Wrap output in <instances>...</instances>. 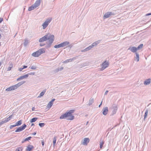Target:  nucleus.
Segmentation results:
<instances>
[{
  "mask_svg": "<svg viewBox=\"0 0 151 151\" xmlns=\"http://www.w3.org/2000/svg\"><path fill=\"white\" fill-rule=\"evenodd\" d=\"M16 126H17L16 125V124L14 125H11L10 126V129H12L13 127H14Z\"/></svg>",
  "mask_w": 151,
  "mask_h": 151,
  "instance_id": "nucleus-42",
  "label": "nucleus"
},
{
  "mask_svg": "<svg viewBox=\"0 0 151 151\" xmlns=\"http://www.w3.org/2000/svg\"><path fill=\"white\" fill-rule=\"evenodd\" d=\"M102 113L103 115H106L108 112V108L107 107H104L102 109Z\"/></svg>",
  "mask_w": 151,
  "mask_h": 151,
  "instance_id": "nucleus-11",
  "label": "nucleus"
},
{
  "mask_svg": "<svg viewBox=\"0 0 151 151\" xmlns=\"http://www.w3.org/2000/svg\"><path fill=\"white\" fill-rule=\"evenodd\" d=\"M46 91V90H43V91L40 93L39 96H38L37 98H41L42 96H43L45 94Z\"/></svg>",
  "mask_w": 151,
  "mask_h": 151,
  "instance_id": "nucleus-22",
  "label": "nucleus"
},
{
  "mask_svg": "<svg viewBox=\"0 0 151 151\" xmlns=\"http://www.w3.org/2000/svg\"><path fill=\"white\" fill-rule=\"evenodd\" d=\"M52 20V18L47 19L42 24L43 29H45Z\"/></svg>",
  "mask_w": 151,
  "mask_h": 151,
  "instance_id": "nucleus-5",
  "label": "nucleus"
},
{
  "mask_svg": "<svg viewBox=\"0 0 151 151\" xmlns=\"http://www.w3.org/2000/svg\"><path fill=\"white\" fill-rule=\"evenodd\" d=\"M34 125V124L32 123V124L31 126Z\"/></svg>",
  "mask_w": 151,
  "mask_h": 151,
  "instance_id": "nucleus-59",
  "label": "nucleus"
},
{
  "mask_svg": "<svg viewBox=\"0 0 151 151\" xmlns=\"http://www.w3.org/2000/svg\"><path fill=\"white\" fill-rule=\"evenodd\" d=\"M40 1L41 0H37L35 3L33 4L36 6L37 8L40 5Z\"/></svg>",
  "mask_w": 151,
  "mask_h": 151,
  "instance_id": "nucleus-15",
  "label": "nucleus"
},
{
  "mask_svg": "<svg viewBox=\"0 0 151 151\" xmlns=\"http://www.w3.org/2000/svg\"><path fill=\"white\" fill-rule=\"evenodd\" d=\"M76 59L75 58H72L69 59H68L66 60L65 61H64L63 63H67L68 62H70L73 60H74Z\"/></svg>",
  "mask_w": 151,
  "mask_h": 151,
  "instance_id": "nucleus-16",
  "label": "nucleus"
},
{
  "mask_svg": "<svg viewBox=\"0 0 151 151\" xmlns=\"http://www.w3.org/2000/svg\"><path fill=\"white\" fill-rule=\"evenodd\" d=\"M45 45V44H42V43H40V46H43L44 45Z\"/></svg>",
  "mask_w": 151,
  "mask_h": 151,
  "instance_id": "nucleus-49",
  "label": "nucleus"
},
{
  "mask_svg": "<svg viewBox=\"0 0 151 151\" xmlns=\"http://www.w3.org/2000/svg\"><path fill=\"white\" fill-rule=\"evenodd\" d=\"M143 46V45L142 44H141L140 45L138 46L137 47V50H139V49L142 48Z\"/></svg>",
  "mask_w": 151,
  "mask_h": 151,
  "instance_id": "nucleus-36",
  "label": "nucleus"
},
{
  "mask_svg": "<svg viewBox=\"0 0 151 151\" xmlns=\"http://www.w3.org/2000/svg\"><path fill=\"white\" fill-rule=\"evenodd\" d=\"M3 20L2 18H0V23Z\"/></svg>",
  "mask_w": 151,
  "mask_h": 151,
  "instance_id": "nucleus-47",
  "label": "nucleus"
},
{
  "mask_svg": "<svg viewBox=\"0 0 151 151\" xmlns=\"http://www.w3.org/2000/svg\"><path fill=\"white\" fill-rule=\"evenodd\" d=\"M37 119V118L36 117L34 118L31 119L30 122L31 123H32L35 122Z\"/></svg>",
  "mask_w": 151,
  "mask_h": 151,
  "instance_id": "nucleus-32",
  "label": "nucleus"
},
{
  "mask_svg": "<svg viewBox=\"0 0 151 151\" xmlns=\"http://www.w3.org/2000/svg\"><path fill=\"white\" fill-rule=\"evenodd\" d=\"M92 48H93V47L91 45H90V46H89L88 47H86V48L87 51H88V50L91 49Z\"/></svg>",
  "mask_w": 151,
  "mask_h": 151,
  "instance_id": "nucleus-37",
  "label": "nucleus"
},
{
  "mask_svg": "<svg viewBox=\"0 0 151 151\" xmlns=\"http://www.w3.org/2000/svg\"><path fill=\"white\" fill-rule=\"evenodd\" d=\"M35 72H31V73H29L27 74V75H28V76L29 75H35Z\"/></svg>",
  "mask_w": 151,
  "mask_h": 151,
  "instance_id": "nucleus-40",
  "label": "nucleus"
},
{
  "mask_svg": "<svg viewBox=\"0 0 151 151\" xmlns=\"http://www.w3.org/2000/svg\"><path fill=\"white\" fill-rule=\"evenodd\" d=\"M45 51V48H41L37 51L33 52L32 55V56L35 57H38L41 54L44 53Z\"/></svg>",
  "mask_w": 151,
  "mask_h": 151,
  "instance_id": "nucleus-4",
  "label": "nucleus"
},
{
  "mask_svg": "<svg viewBox=\"0 0 151 151\" xmlns=\"http://www.w3.org/2000/svg\"><path fill=\"white\" fill-rule=\"evenodd\" d=\"M29 43V40L27 39L24 40V45L25 46H27Z\"/></svg>",
  "mask_w": 151,
  "mask_h": 151,
  "instance_id": "nucleus-27",
  "label": "nucleus"
},
{
  "mask_svg": "<svg viewBox=\"0 0 151 151\" xmlns=\"http://www.w3.org/2000/svg\"><path fill=\"white\" fill-rule=\"evenodd\" d=\"M114 14L111 12H108L106 13L103 16V18L105 19L109 17L111 15H114Z\"/></svg>",
  "mask_w": 151,
  "mask_h": 151,
  "instance_id": "nucleus-9",
  "label": "nucleus"
},
{
  "mask_svg": "<svg viewBox=\"0 0 151 151\" xmlns=\"http://www.w3.org/2000/svg\"><path fill=\"white\" fill-rule=\"evenodd\" d=\"M55 99H53L50 101L51 102H52V103H53V102L55 101Z\"/></svg>",
  "mask_w": 151,
  "mask_h": 151,
  "instance_id": "nucleus-46",
  "label": "nucleus"
},
{
  "mask_svg": "<svg viewBox=\"0 0 151 151\" xmlns=\"http://www.w3.org/2000/svg\"><path fill=\"white\" fill-rule=\"evenodd\" d=\"M54 39V37L53 35H51L50 33H48L40 39L39 42H42L48 40L47 42H48V43L50 44L53 43Z\"/></svg>",
  "mask_w": 151,
  "mask_h": 151,
  "instance_id": "nucleus-1",
  "label": "nucleus"
},
{
  "mask_svg": "<svg viewBox=\"0 0 151 151\" xmlns=\"http://www.w3.org/2000/svg\"><path fill=\"white\" fill-rule=\"evenodd\" d=\"M61 47H62L61 43L58 45H56L54 46V47L55 48H60Z\"/></svg>",
  "mask_w": 151,
  "mask_h": 151,
  "instance_id": "nucleus-35",
  "label": "nucleus"
},
{
  "mask_svg": "<svg viewBox=\"0 0 151 151\" xmlns=\"http://www.w3.org/2000/svg\"><path fill=\"white\" fill-rule=\"evenodd\" d=\"M104 144V141L102 139H101L100 141V147L101 149L103 144Z\"/></svg>",
  "mask_w": 151,
  "mask_h": 151,
  "instance_id": "nucleus-24",
  "label": "nucleus"
},
{
  "mask_svg": "<svg viewBox=\"0 0 151 151\" xmlns=\"http://www.w3.org/2000/svg\"><path fill=\"white\" fill-rule=\"evenodd\" d=\"M30 68L31 69H33V70H34V69H36V67L35 66H31L30 67Z\"/></svg>",
  "mask_w": 151,
  "mask_h": 151,
  "instance_id": "nucleus-41",
  "label": "nucleus"
},
{
  "mask_svg": "<svg viewBox=\"0 0 151 151\" xmlns=\"http://www.w3.org/2000/svg\"><path fill=\"white\" fill-rule=\"evenodd\" d=\"M27 66L24 65L23 66V69H24V68H27Z\"/></svg>",
  "mask_w": 151,
  "mask_h": 151,
  "instance_id": "nucleus-52",
  "label": "nucleus"
},
{
  "mask_svg": "<svg viewBox=\"0 0 151 151\" xmlns=\"http://www.w3.org/2000/svg\"><path fill=\"white\" fill-rule=\"evenodd\" d=\"M35 107H33L32 108V111H35Z\"/></svg>",
  "mask_w": 151,
  "mask_h": 151,
  "instance_id": "nucleus-53",
  "label": "nucleus"
},
{
  "mask_svg": "<svg viewBox=\"0 0 151 151\" xmlns=\"http://www.w3.org/2000/svg\"><path fill=\"white\" fill-rule=\"evenodd\" d=\"M9 66L7 68V71H9L11 70L12 68L13 67V65L11 62L9 63Z\"/></svg>",
  "mask_w": 151,
  "mask_h": 151,
  "instance_id": "nucleus-20",
  "label": "nucleus"
},
{
  "mask_svg": "<svg viewBox=\"0 0 151 151\" xmlns=\"http://www.w3.org/2000/svg\"><path fill=\"white\" fill-rule=\"evenodd\" d=\"M100 42V40H98L97 41H96L94 42L93 43H92L91 45V46L93 48L94 46H96Z\"/></svg>",
  "mask_w": 151,
  "mask_h": 151,
  "instance_id": "nucleus-18",
  "label": "nucleus"
},
{
  "mask_svg": "<svg viewBox=\"0 0 151 151\" xmlns=\"http://www.w3.org/2000/svg\"><path fill=\"white\" fill-rule=\"evenodd\" d=\"M148 113V110L147 109L145 110V115H144V119H145L147 117Z\"/></svg>",
  "mask_w": 151,
  "mask_h": 151,
  "instance_id": "nucleus-34",
  "label": "nucleus"
},
{
  "mask_svg": "<svg viewBox=\"0 0 151 151\" xmlns=\"http://www.w3.org/2000/svg\"><path fill=\"white\" fill-rule=\"evenodd\" d=\"M89 142V139L88 138H84L83 141L82 142V144L83 145H87Z\"/></svg>",
  "mask_w": 151,
  "mask_h": 151,
  "instance_id": "nucleus-10",
  "label": "nucleus"
},
{
  "mask_svg": "<svg viewBox=\"0 0 151 151\" xmlns=\"http://www.w3.org/2000/svg\"><path fill=\"white\" fill-rule=\"evenodd\" d=\"M72 46L71 45H69L68 46V47H70V48H71V47H72Z\"/></svg>",
  "mask_w": 151,
  "mask_h": 151,
  "instance_id": "nucleus-56",
  "label": "nucleus"
},
{
  "mask_svg": "<svg viewBox=\"0 0 151 151\" xmlns=\"http://www.w3.org/2000/svg\"><path fill=\"white\" fill-rule=\"evenodd\" d=\"M109 65V63L107 61H105L101 65V68H100L101 70L102 71L104 70Z\"/></svg>",
  "mask_w": 151,
  "mask_h": 151,
  "instance_id": "nucleus-6",
  "label": "nucleus"
},
{
  "mask_svg": "<svg viewBox=\"0 0 151 151\" xmlns=\"http://www.w3.org/2000/svg\"><path fill=\"white\" fill-rule=\"evenodd\" d=\"M36 8V6H35L34 4H33L31 6H30L29 7L28 9V10L29 11H31Z\"/></svg>",
  "mask_w": 151,
  "mask_h": 151,
  "instance_id": "nucleus-23",
  "label": "nucleus"
},
{
  "mask_svg": "<svg viewBox=\"0 0 151 151\" xmlns=\"http://www.w3.org/2000/svg\"><path fill=\"white\" fill-rule=\"evenodd\" d=\"M22 121L21 120H20L19 121L17 122L16 123V126H18L21 125L22 124Z\"/></svg>",
  "mask_w": 151,
  "mask_h": 151,
  "instance_id": "nucleus-28",
  "label": "nucleus"
},
{
  "mask_svg": "<svg viewBox=\"0 0 151 151\" xmlns=\"http://www.w3.org/2000/svg\"><path fill=\"white\" fill-rule=\"evenodd\" d=\"M108 91H106L105 93V95H106L107 94V93H108Z\"/></svg>",
  "mask_w": 151,
  "mask_h": 151,
  "instance_id": "nucleus-51",
  "label": "nucleus"
},
{
  "mask_svg": "<svg viewBox=\"0 0 151 151\" xmlns=\"http://www.w3.org/2000/svg\"><path fill=\"white\" fill-rule=\"evenodd\" d=\"M88 122H87V123H86V124H88Z\"/></svg>",
  "mask_w": 151,
  "mask_h": 151,
  "instance_id": "nucleus-60",
  "label": "nucleus"
},
{
  "mask_svg": "<svg viewBox=\"0 0 151 151\" xmlns=\"http://www.w3.org/2000/svg\"><path fill=\"white\" fill-rule=\"evenodd\" d=\"M69 44V42L68 41H66L63 42V43H61L62 47H65Z\"/></svg>",
  "mask_w": 151,
  "mask_h": 151,
  "instance_id": "nucleus-19",
  "label": "nucleus"
},
{
  "mask_svg": "<svg viewBox=\"0 0 151 151\" xmlns=\"http://www.w3.org/2000/svg\"><path fill=\"white\" fill-rule=\"evenodd\" d=\"M53 104V103H52L50 101L48 104L47 106V108H50L51 107Z\"/></svg>",
  "mask_w": 151,
  "mask_h": 151,
  "instance_id": "nucleus-30",
  "label": "nucleus"
},
{
  "mask_svg": "<svg viewBox=\"0 0 151 151\" xmlns=\"http://www.w3.org/2000/svg\"><path fill=\"white\" fill-rule=\"evenodd\" d=\"M128 50H130L133 52H136L137 50V47H130L128 49Z\"/></svg>",
  "mask_w": 151,
  "mask_h": 151,
  "instance_id": "nucleus-12",
  "label": "nucleus"
},
{
  "mask_svg": "<svg viewBox=\"0 0 151 151\" xmlns=\"http://www.w3.org/2000/svg\"><path fill=\"white\" fill-rule=\"evenodd\" d=\"M42 145H43V146L44 145V143L43 142H42Z\"/></svg>",
  "mask_w": 151,
  "mask_h": 151,
  "instance_id": "nucleus-57",
  "label": "nucleus"
},
{
  "mask_svg": "<svg viewBox=\"0 0 151 151\" xmlns=\"http://www.w3.org/2000/svg\"><path fill=\"white\" fill-rule=\"evenodd\" d=\"M39 125L40 127H42L45 125V124L44 123H40Z\"/></svg>",
  "mask_w": 151,
  "mask_h": 151,
  "instance_id": "nucleus-39",
  "label": "nucleus"
},
{
  "mask_svg": "<svg viewBox=\"0 0 151 151\" xmlns=\"http://www.w3.org/2000/svg\"><path fill=\"white\" fill-rule=\"evenodd\" d=\"M31 138V137H29L26 138L24 140L22 141V143H23L24 142L29 140Z\"/></svg>",
  "mask_w": 151,
  "mask_h": 151,
  "instance_id": "nucleus-31",
  "label": "nucleus"
},
{
  "mask_svg": "<svg viewBox=\"0 0 151 151\" xmlns=\"http://www.w3.org/2000/svg\"><path fill=\"white\" fill-rule=\"evenodd\" d=\"M86 51H87L86 48L85 49H84L81 50V52H84Z\"/></svg>",
  "mask_w": 151,
  "mask_h": 151,
  "instance_id": "nucleus-44",
  "label": "nucleus"
},
{
  "mask_svg": "<svg viewBox=\"0 0 151 151\" xmlns=\"http://www.w3.org/2000/svg\"><path fill=\"white\" fill-rule=\"evenodd\" d=\"M33 146L32 145H29L27 146L26 149V150L28 151H31L33 148Z\"/></svg>",
  "mask_w": 151,
  "mask_h": 151,
  "instance_id": "nucleus-17",
  "label": "nucleus"
},
{
  "mask_svg": "<svg viewBox=\"0 0 151 151\" xmlns=\"http://www.w3.org/2000/svg\"><path fill=\"white\" fill-rule=\"evenodd\" d=\"M151 15V13H148V14H146V16H149V15Z\"/></svg>",
  "mask_w": 151,
  "mask_h": 151,
  "instance_id": "nucleus-48",
  "label": "nucleus"
},
{
  "mask_svg": "<svg viewBox=\"0 0 151 151\" xmlns=\"http://www.w3.org/2000/svg\"><path fill=\"white\" fill-rule=\"evenodd\" d=\"M23 147H18L15 150V151H22Z\"/></svg>",
  "mask_w": 151,
  "mask_h": 151,
  "instance_id": "nucleus-33",
  "label": "nucleus"
},
{
  "mask_svg": "<svg viewBox=\"0 0 151 151\" xmlns=\"http://www.w3.org/2000/svg\"><path fill=\"white\" fill-rule=\"evenodd\" d=\"M1 37V34H0V38Z\"/></svg>",
  "mask_w": 151,
  "mask_h": 151,
  "instance_id": "nucleus-58",
  "label": "nucleus"
},
{
  "mask_svg": "<svg viewBox=\"0 0 151 151\" xmlns=\"http://www.w3.org/2000/svg\"><path fill=\"white\" fill-rule=\"evenodd\" d=\"M12 115H10L9 117L3 119L2 121L0 122V127L4 124L6 123L9 121L11 119Z\"/></svg>",
  "mask_w": 151,
  "mask_h": 151,
  "instance_id": "nucleus-7",
  "label": "nucleus"
},
{
  "mask_svg": "<svg viewBox=\"0 0 151 151\" xmlns=\"http://www.w3.org/2000/svg\"><path fill=\"white\" fill-rule=\"evenodd\" d=\"M47 46H46V47H48V48L49 47H50L51 44H50V43H48V42H47Z\"/></svg>",
  "mask_w": 151,
  "mask_h": 151,
  "instance_id": "nucleus-43",
  "label": "nucleus"
},
{
  "mask_svg": "<svg viewBox=\"0 0 151 151\" xmlns=\"http://www.w3.org/2000/svg\"><path fill=\"white\" fill-rule=\"evenodd\" d=\"M25 83V81H23L19 82L16 84L12 86L9 88H7L6 89V91H9L15 90L17 89L18 87H19Z\"/></svg>",
  "mask_w": 151,
  "mask_h": 151,
  "instance_id": "nucleus-3",
  "label": "nucleus"
},
{
  "mask_svg": "<svg viewBox=\"0 0 151 151\" xmlns=\"http://www.w3.org/2000/svg\"><path fill=\"white\" fill-rule=\"evenodd\" d=\"M113 110L112 111V114H115L117 109V106L116 105H114L113 106Z\"/></svg>",
  "mask_w": 151,
  "mask_h": 151,
  "instance_id": "nucleus-14",
  "label": "nucleus"
},
{
  "mask_svg": "<svg viewBox=\"0 0 151 151\" xmlns=\"http://www.w3.org/2000/svg\"><path fill=\"white\" fill-rule=\"evenodd\" d=\"M150 83V79L146 80L144 82V84L145 85H148Z\"/></svg>",
  "mask_w": 151,
  "mask_h": 151,
  "instance_id": "nucleus-21",
  "label": "nucleus"
},
{
  "mask_svg": "<svg viewBox=\"0 0 151 151\" xmlns=\"http://www.w3.org/2000/svg\"><path fill=\"white\" fill-rule=\"evenodd\" d=\"M28 77V75L26 74H25L24 76H21L19 78H18L17 79V81H19L20 80H22L24 78H26Z\"/></svg>",
  "mask_w": 151,
  "mask_h": 151,
  "instance_id": "nucleus-13",
  "label": "nucleus"
},
{
  "mask_svg": "<svg viewBox=\"0 0 151 151\" xmlns=\"http://www.w3.org/2000/svg\"><path fill=\"white\" fill-rule=\"evenodd\" d=\"M102 101L101 102V103L99 105V107H100V106H101V105H102Z\"/></svg>",
  "mask_w": 151,
  "mask_h": 151,
  "instance_id": "nucleus-54",
  "label": "nucleus"
},
{
  "mask_svg": "<svg viewBox=\"0 0 151 151\" xmlns=\"http://www.w3.org/2000/svg\"><path fill=\"white\" fill-rule=\"evenodd\" d=\"M136 57H135V58H136L137 60V62L139 61V54L137 52H136L135 53Z\"/></svg>",
  "mask_w": 151,
  "mask_h": 151,
  "instance_id": "nucleus-29",
  "label": "nucleus"
},
{
  "mask_svg": "<svg viewBox=\"0 0 151 151\" xmlns=\"http://www.w3.org/2000/svg\"><path fill=\"white\" fill-rule=\"evenodd\" d=\"M26 127V125L24 124L21 127H18L15 131L16 132H20L25 129Z\"/></svg>",
  "mask_w": 151,
  "mask_h": 151,
  "instance_id": "nucleus-8",
  "label": "nucleus"
},
{
  "mask_svg": "<svg viewBox=\"0 0 151 151\" xmlns=\"http://www.w3.org/2000/svg\"><path fill=\"white\" fill-rule=\"evenodd\" d=\"M23 68H19V71H22L23 70Z\"/></svg>",
  "mask_w": 151,
  "mask_h": 151,
  "instance_id": "nucleus-45",
  "label": "nucleus"
},
{
  "mask_svg": "<svg viewBox=\"0 0 151 151\" xmlns=\"http://www.w3.org/2000/svg\"><path fill=\"white\" fill-rule=\"evenodd\" d=\"M74 110H70L68 112H66L65 114L61 115L60 117V119L66 118L67 120H73L74 117L72 115V114L74 112Z\"/></svg>",
  "mask_w": 151,
  "mask_h": 151,
  "instance_id": "nucleus-2",
  "label": "nucleus"
},
{
  "mask_svg": "<svg viewBox=\"0 0 151 151\" xmlns=\"http://www.w3.org/2000/svg\"><path fill=\"white\" fill-rule=\"evenodd\" d=\"M63 67H61L60 68H59V71L62 70H63Z\"/></svg>",
  "mask_w": 151,
  "mask_h": 151,
  "instance_id": "nucleus-50",
  "label": "nucleus"
},
{
  "mask_svg": "<svg viewBox=\"0 0 151 151\" xmlns=\"http://www.w3.org/2000/svg\"><path fill=\"white\" fill-rule=\"evenodd\" d=\"M59 71V68H57L56 69L54 70H53V72L54 73H56L58 72Z\"/></svg>",
  "mask_w": 151,
  "mask_h": 151,
  "instance_id": "nucleus-38",
  "label": "nucleus"
},
{
  "mask_svg": "<svg viewBox=\"0 0 151 151\" xmlns=\"http://www.w3.org/2000/svg\"><path fill=\"white\" fill-rule=\"evenodd\" d=\"M57 137L56 136H55L53 139V146L55 147V143L56 142Z\"/></svg>",
  "mask_w": 151,
  "mask_h": 151,
  "instance_id": "nucleus-26",
  "label": "nucleus"
},
{
  "mask_svg": "<svg viewBox=\"0 0 151 151\" xmlns=\"http://www.w3.org/2000/svg\"><path fill=\"white\" fill-rule=\"evenodd\" d=\"M94 102V99L93 98H90L89 100V103L88 104V105L89 106H90Z\"/></svg>",
  "mask_w": 151,
  "mask_h": 151,
  "instance_id": "nucleus-25",
  "label": "nucleus"
},
{
  "mask_svg": "<svg viewBox=\"0 0 151 151\" xmlns=\"http://www.w3.org/2000/svg\"><path fill=\"white\" fill-rule=\"evenodd\" d=\"M36 132H34L32 133V134L33 135H36Z\"/></svg>",
  "mask_w": 151,
  "mask_h": 151,
  "instance_id": "nucleus-55",
  "label": "nucleus"
}]
</instances>
